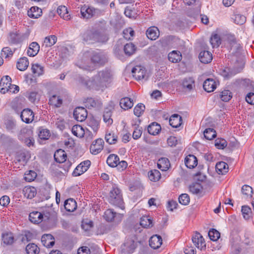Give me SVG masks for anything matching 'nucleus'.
I'll return each instance as SVG.
<instances>
[{
    "label": "nucleus",
    "mask_w": 254,
    "mask_h": 254,
    "mask_svg": "<svg viewBox=\"0 0 254 254\" xmlns=\"http://www.w3.org/2000/svg\"><path fill=\"white\" fill-rule=\"evenodd\" d=\"M83 40L88 44L105 43L109 39L108 33L105 24L98 25L88 30L82 35Z\"/></svg>",
    "instance_id": "obj_1"
},
{
    "label": "nucleus",
    "mask_w": 254,
    "mask_h": 254,
    "mask_svg": "<svg viewBox=\"0 0 254 254\" xmlns=\"http://www.w3.org/2000/svg\"><path fill=\"white\" fill-rule=\"evenodd\" d=\"M112 76L111 71L108 69H106L98 72V74L93 77V88L97 90H103L112 81Z\"/></svg>",
    "instance_id": "obj_2"
},
{
    "label": "nucleus",
    "mask_w": 254,
    "mask_h": 254,
    "mask_svg": "<svg viewBox=\"0 0 254 254\" xmlns=\"http://www.w3.org/2000/svg\"><path fill=\"white\" fill-rule=\"evenodd\" d=\"M110 203L123 209L124 201L121 190L116 187H113L110 190L109 197Z\"/></svg>",
    "instance_id": "obj_3"
},
{
    "label": "nucleus",
    "mask_w": 254,
    "mask_h": 254,
    "mask_svg": "<svg viewBox=\"0 0 254 254\" xmlns=\"http://www.w3.org/2000/svg\"><path fill=\"white\" fill-rule=\"evenodd\" d=\"M90 60L95 65L103 66L108 62V57L103 51H93L90 55Z\"/></svg>",
    "instance_id": "obj_4"
},
{
    "label": "nucleus",
    "mask_w": 254,
    "mask_h": 254,
    "mask_svg": "<svg viewBox=\"0 0 254 254\" xmlns=\"http://www.w3.org/2000/svg\"><path fill=\"white\" fill-rule=\"evenodd\" d=\"M238 65H235L233 68H226L223 71V75L226 78H229L237 73L241 72L243 69L244 64L243 59L241 58L237 60Z\"/></svg>",
    "instance_id": "obj_5"
},
{
    "label": "nucleus",
    "mask_w": 254,
    "mask_h": 254,
    "mask_svg": "<svg viewBox=\"0 0 254 254\" xmlns=\"http://www.w3.org/2000/svg\"><path fill=\"white\" fill-rule=\"evenodd\" d=\"M135 238H127L121 247V254H130L136 248L137 243L135 242Z\"/></svg>",
    "instance_id": "obj_6"
},
{
    "label": "nucleus",
    "mask_w": 254,
    "mask_h": 254,
    "mask_svg": "<svg viewBox=\"0 0 254 254\" xmlns=\"http://www.w3.org/2000/svg\"><path fill=\"white\" fill-rule=\"evenodd\" d=\"M11 79L10 76H3L0 81V92L5 94L7 91H11Z\"/></svg>",
    "instance_id": "obj_7"
},
{
    "label": "nucleus",
    "mask_w": 254,
    "mask_h": 254,
    "mask_svg": "<svg viewBox=\"0 0 254 254\" xmlns=\"http://www.w3.org/2000/svg\"><path fill=\"white\" fill-rule=\"evenodd\" d=\"M104 217L107 221L111 222L115 220L119 222L121 221L123 216L121 214H117L113 209H109L105 212Z\"/></svg>",
    "instance_id": "obj_8"
},
{
    "label": "nucleus",
    "mask_w": 254,
    "mask_h": 254,
    "mask_svg": "<svg viewBox=\"0 0 254 254\" xmlns=\"http://www.w3.org/2000/svg\"><path fill=\"white\" fill-rule=\"evenodd\" d=\"M87 116V112L85 108L82 107H76L73 111V117L78 122L85 120Z\"/></svg>",
    "instance_id": "obj_9"
},
{
    "label": "nucleus",
    "mask_w": 254,
    "mask_h": 254,
    "mask_svg": "<svg viewBox=\"0 0 254 254\" xmlns=\"http://www.w3.org/2000/svg\"><path fill=\"white\" fill-rule=\"evenodd\" d=\"M91 162L89 160H86L79 164L74 170L72 175L77 177L85 172L90 166Z\"/></svg>",
    "instance_id": "obj_10"
},
{
    "label": "nucleus",
    "mask_w": 254,
    "mask_h": 254,
    "mask_svg": "<svg viewBox=\"0 0 254 254\" xmlns=\"http://www.w3.org/2000/svg\"><path fill=\"white\" fill-rule=\"evenodd\" d=\"M133 76L136 80H141L142 79H147V77L145 78L146 70L145 68L140 66L136 65L133 67L131 70Z\"/></svg>",
    "instance_id": "obj_11"
},
{
    "label": "nucleus",
    "mask_w": 254,
    "mask_h": 254,
    "mask_svg": "<svg viewBox=\"0 0 254 254\" xmlns=\"http://www.w3.org/2000/svg\"><path fill=\"white\" fill-rule=\"evenodd\" d=\"M96 9L93 7L84 5L80 9V14L83 18L89 19L95 15Z\"/></svg>",
    "instance_id": "obj_12"
},
{
    "label": "nucleus",
    "mask_w": 254,
    "mask_h": 254,
    "mask_svg": "<svg viewBox=\"0 0 254 254\" xmlns=\"http://www.w3.org/2000/svg\"><path fill=\"white\" fill-rule=\"evenodd\" d=\"M104 143L103 140L101 138H98L93 141L90 147L91 153L97 154L100 153L103 148Z\"/></svg>",
    "instance_id": "obj_13"
},
{
    "label": "nucleus",
    "mask_w": 254,
    "mask_h": 254,
    "mask_svg": "<svg viewBox=\"0 0 254 254\" xmlns=\"http://www.w3.org/2000/svg\"><path fill=\"white\" fill-rule=\"evenodd\" d=\"M20 117L23 122L29 124L33 121L34 114L31 109H24L21 112Z\"/></svg>",
    "instance_id": "obj_14"
},
{
    "label": "nucleus",
    "mask_w": 254,
    "mask_h": 254,
    "mask_svg": "<svg viewBox=\"0 0 254 254\" xmlns=\"http://www.w3.org/2000/svg\"><path fill=\"white\" fill-rule=\"evenodd\" d=\"M192 241L195 247L198 249H201L203 247H205L204 240L198 232H196L192 237Z\"/></svg>",
    "instance_id": "obj_15"
},
{
    "label": "nucleus",
    "mask_w": 254,
    "mask_h": 254,
    "mask_svg": "<svg viewBox=\"0 0 254 254\" xmlns=\"http://www.w3.org/2000/svg\"><path fill=\"white\" fill-rule=\"evenodd\" d=\"M159 30L157 27L151 26L149 27L146 31V35L149 39L155 40L159 36Z\"/></svg>",
    "instance_id": "obj_16"
},
{
    "label": "nucleus",
    "mask_w": 254,
    "mask_h": 254,
    "mask_svg": "<svg viewBox=\"0 0 254 254\" xmlns=\"http://www.w3.org/2000/svg\"><path fill=\"white\" fill-rule=\"evenodd\" d=\"M150 246L154 249H157L160 247L162 244V239L161 236L159 235H153L149 240Z\"/></svg>",
    "instance_id": "obj_17"
},
{
    "label": "nucleus",
    "mask_w": 254,
    "mask_h": 254,
    "mask_svg": "<svg viewBox=\"0 0 254 254\" xmlns=\"http://www.w3.org/2000/svg\"><path fill=\"white\" fill-rule=\"evenodd\" d=\"M203 87L205 91L207 92H211L216 88V83L213 79L207 78L204 81Z\"/></svg>",
    "instance_id": "obj_18"
},
{
    "label": "nucleus",
    "mask_w": 254,
    "mask_h": 254,
    "mask_svg": "<svg viewBox=\"0 0 254 254\" xmlns=\"http://www.w3.org/2000/svg\"><path fill=\"white\" fill-rule=\"evenodd\" d=\"M4 126L7 131L12 133L16 128V121L12 117H8L4 119Z\"/></svg>",
    "instance_id": "obj_19"
},
{
    "label": "nucleus",
    "mask_w": 254,
    "mask_h": 254,
    "mask_svg": "<svg viewBox=\"0 0 254 254\" xmlns=\"http://www.w3.org/2000/svg\"><path fill=\"white\" fill-rule=\"evenodd\" d=\"M186 166L189 168H193L197 164V159L193 155H189L185 159Z\"/></svg>",
    "instance_id": "obj_20"
},
{
    "label": "nucleus",
    "mask_w": 254,
    "mask_h": 254,
    "mask_svg": "<svg viewBox=\"0 0 254 254\" xmlns=\"http://www.w3.org/2000/svg\"><path fill=\"white\" fill-rule=\"evenodd\" d=\"M200 61L203 64H208L212 60V54L208 51H201L199 55Z\"/></svg>",
    "instance_id": "obj_21"
},
{
    "label": "nucleus",
    "mask_w": 254,
    "mask_h": 254,
    "mask_svg": "<svg viewBox=\"0 0 254 254\" xmlns=\"http://www.w3.org/2000/svg\"><path fill=\"white\" fill-rule=\"evenodd\" d=\"M169 124L173 127H178L182 124V117L178 114L172 115L169 120Z\"/></svg>",
    "instance_id": "obj_22"
},
{
    "label": "nucleus",
    "mask_w": 254,
    "mask_h": 254,
    "mask_svg": "<svg viewBox=\"0 0 254 254\" xmlns=\"http://www.w3.org/2000/svg\"><path fill=\"white\" fill-rule=\"evenodd\" d=\"M43 214L38 211L31 212L29 215V220L35 224L39 223L42 221Z\"/></svg>",
    "instance_id": "obj_23"
},
{
    "label": "nucleus",
    "mask_w": 254,
    "mask_h": 254,
    "mask_svg": "<svg viewBox=\"0 0 254 254\" xmlns=\"http://www.w3.org/2000/svg\"><path fill=\"white\" fill-rule=\"evenodd\" d=\"M216 172L219 174L224 175L228 171V165L223 161L219 162L216 163L215 166Z\"/></svg>",
    "instance_id": "obj_24"
},
{
    "label": "nucleus",
    "mask_w": 254,
    "mask_h": 254,
    "mask_svg": "<svg viewBox=\"0 0 254 254\" xmlns=\"http://www.w3.org/2000/svg\"><path fill=\"white\" fill-rule=\"evenodd\" d=\"M66 154L62 149L57 150L54 154V159L57 162L63 163L66 160Z\"/></svg>",
    "instance_id": "obj_25"
},
{
    "label": "nucleus",
    "mask_w": 254,
    "mask_h": 254,
    "mask_svg": "<svg viewBox=\"0 0 254 254\" xmlns=\"http://www.w3.org/2000/svg\"><path fill=\"white\" fill-rule=\"evenodd\" d=\"M33 136L32 130L28 127H24L21 129L18 135L20 140L23 141L26 138L31 137Z\"/></svg>",
    "instance_id": "obj_26"
},
{
    "label": "nucleus",
    "mask_w": 254,
    "mask_h": 254,
    "mask_svg": "<svg viewBox=\"0 0 254 254\" xmlns=\"http://www.w3.org/2000/svg\"><path fill=\"white\" fill-rule=\"evenodd\" d=\"M161 129V126L157 123L153 122L148 127V132L153 135H157Z\"/></svg>",
    "instance_id": "obj_27"
},
{
    "label": "nucleus",
    "mask_w": 254,
    "mask_h": 254,
    "mask_svg": "<svg viewBox=\"0 0 254 254\" xmlns=\"http://www.w3.org/2000/svg\"><path fill=\"white\" fill-rule=\"evenodd\" d=\"M42 13V9L37 6L32 7L27 11L28 16L33 18H38L41 15Z\"/></svg>",
    "instance_id": "obj_28"
},
{
    "label": "nucleus",
    "mask_w": 254,
    "mask_h": 254,
    "mask_svg": "<svg viewBox=\"0 0 254 254\" xmlns=\"http://www.w3.org/2000/svg\"><path fill=\"white\" fill-rule=\"evenodd\" d=\"M157 166L159 169L163 171H165L170 166V161L167 158H161L158 160Z\"/></svg>",
    "instance_id": "obj_29"
},
{
    "label": "nucleus",
    "mask_w": 254,
    "mask_h": 254,
    "mask_svg": "<svg viewBox=\"0 0 254 254\" xmlns=\"http://www.w3.org/2000/svg\"><path fill=\"white\" fill-rule=\"evenodd\" d=\"M40 50V46L36 42H32L29 46L27 54L30 57H34L37 55Z\"/></svg>",
    "instance_id": "obj_30"
},
{
    "label": "nucleus",
    "mask_w": 254,
    "mask_h": 254,
    "mask_svg": "<svg viewBox=\"0 0 254 254\" xmlns=\"http://www.w3.org/2000/svg\"><path fill=\"white\" fill-rule=\"evenodd\" d=\"M57 13L64 20H68L70 19V15L68 13L67 9L65 6H59L57 9Z\"/></svg>",
    "instance_id": "obj_31"
},
{
    "label": "nucleus",
    "mask_w": 254,
    "mask_h": 254,
    "mask_svg": "<svg viewBox=\"0 0 254 254\" xmlns=\"http://www.w3.org/2000/svg\"><path fill=\"white\" fill-rule=\"evenodd\" d=\"M64 206L67 211L73 212L76 208V202L72 198L67 199L64 202Z\"/></svg>",
    "instance_id": "obj_32"
},
{
    "label": "nucleus",
    "mask_w": 254,
    "mask_h": 254,
    "mask_svg": "<svg viewBox=\"0 0 254 254\" xmlns=\"http://www.w3.org/2000/svg\"><path fill=\"white\" fill-rule=\"evenodd\" d=\"M23 191L24 196L29 199L33 198L37 193L36 189L33 187H25Z\"/></svg>",
    "instance_id": "obj_33"
},
{
    "label": "nucleus",
    "mask_w": 254,
    "mask_h": 254,
    "mask_svg": "<svg viewBox=\"0 0 254 254\" xmlns=\"http://www.w3.org/2000/svg\"><path fill=\"white\" fill-rule=\"evenodd\" d=\"M120 105L122 109L127 110L131 108L133 106V101L131 100L130 98L125 97L121 99Z\"/></svg>",
    "instance_id": "obj_34"
},
{
    "label": "nucleus",
    "mask_w": 254,
    "mask_h": 254,
    "mask_svg": "<svg viewBox=\"0 0 254 254\" xmlns=\"http://www.w3.org/2000/svg\"><path fill=\"white\" fill-rule=\"evenodd\" d=\"M22 41L21 35L18 33L12 32L9 34L8 42L11 44H17Z\"/></svg>",
    "instance_id": "obj_35"
},
{
    "label": "nucleus",
    "mask_w": 254,
    "mask_h": 254,
    "mask_svg": "<svg viewBox=\"0 0 254 254\" xmlns=\"http://www.w3.org/2000/svg\"><path fill=\"white\" fill-rule=\"evenodd\" d=\"M182 55L179 51H173L168 54V60L172 63H177L181 61Z\"/></svg>",
    "instance_id": "obj_36"
},
{
    "label": "nucleus",
    "mask_w": 254,
    "mask_h": 254,
    "mask_svg": "<svg viewBox=\"0 0 254 254\" xmlns=\"http://www.w3.org/2000/svg\"><path fill=\"white\" fill-rule=\"evenodd\" d=\"M29 65V62L27 58H21L17 63V68L21 71L27 69Z\"/></svg>",
    "instance_id": "obj_37"
},
{
    "label": "nucleus",
    "mask_w": 254,
    "mask_h": 254,
    "mask_svg": "<svg viewBox=\"0 0 254 254\" xmlns=\"http://www.w3.org/2000/svg\"><path fill=\"white\" fill-rule=\"evenodd\" d=\"M49 104L56 108H59L63 104V99L60 96L54 95L50 98Z\"/></svg>",
    "instance_id": "obj_38"
},
{
    "label": "nucleus",
    "mask_w": 254,
    "mask_h": 254,
    "mask_svg": "<svg viewBox=\"0 0 254 254\" xmlns=\"http://www.w3.org/2000/svg\"><path fill=\"white\" fill-rule=\"evenodd\" d=\"M182 85L184 88L190 91L195 87L194 80L191 77L186 78L183 81Z\"/></svg>",
    "instance_id": "obj_39"
},
{
    "label": "nucleus",
    "mask_w": 254,
    "mask_h": 254,
    "mask_svg": "<svg viewBox=\"0 0 254 254\" xmlns=\"http://www.w3.org/2000/svg\"><path fill=\"white\" fill-rule=\"evenodd\" d=\"M119 161V157L118 155L114 154H110L107 159V163L111 167H116Z\"/></svg>",
    "instance_id": "obj_40"
},
{
    "label": "nucleus",
    "mask_w": 254,
    "mask_h": 254,
    "mask_svg": "<svg viewBox=\"0 0 254 254\" xmlns=\"http://www.w3.org/2000/svg\"><path fill=\"white\" fill-rule=\"evenodd\" d=\"M112 116V110L110 108H106L104 110L103 114V120L108 125L112 124L113 121L111 118Z\"/></svg>",
    "instance_id": "obj_41"
},
{
    "label": "nucleus",
    "mask_w": 254,
    "mask_h": 254,
    "mask_svg": "<svg viewBox=\"0 0 254 254\" xmlns=\"http://www.w3.org/2000/svg\"><path fill=\"white\" fill-rule=\"evenodd\" d=\"M140 224L144 228L152 227L153 226L152 220L149 216H144L140 218Z\"/></svg>",
    "instance_id": "obj_42"
},
{
    "label": "nucleus",
    "mask_w": 254,
    "mask_h": 254,
    "mask_svg": "<svg viewBox=\"0 0 254 254\" xmlns=\"http://www.w3.org/2000/svg\"><path fill=\"white\" fill-rule=\"evenodd\" d=\"M57 38L55 35H51L45 38L42 47H50L54 45L57 42Z\"/></svg>",
    "instance_id": "obj_43"
},
{
    "label": "nucleus",
    "mask_w": 254,
    "mask_h": 254,
    "mask_svg": "<svg viewBox=\"0 0 254 254\" xmlns=\"http://www.w3.org/2000/svg\"><path fill=\"white\" fill-rule=\"evenodd\" d=\"M136 48L135 45L132 43L126 44L124 46V50L126 55L130 56L135 53Z\"/></svg>",
    "instance_id": "obj_44"
},
{
    "label": "nucleus",
    "mask_w": 254,
    "mask_h": 254,
    "mask_svg": "<svg viewBox=\"0 0 254 254\" xmlns=\"http://www.w3.org/2000/svg\"><path fill=\"white\" fill-rule=\"evenodd\" d=\"M148 176L150 181L156 182L160 179L161 174L158 170L154 169L148 172Z\"/></svg>",
    "instance_id": "obj_45"
},
{
    "label": "nucleus",
    "mask_w": 254,
    "mask_h": 254,
    "mask_svg": "<svg viewBox=\"0 0 254 254\" xmlns=\"http://www.w3.org/2000/svg\"><path fill=\"white\" fill-rule=\"evenodd\" d=\"M27 254H38L39 253V248L34 243L29 244L26 247Z\"/></svg>",
    "instance_id": "obj_46"
},
{
    "label": "nucleus",
    "mask_w": 254,
    "mask_h": 254,
    "mask_svg": "<svg viewBox=\"0 0 254 254\" xmlns=\"http://www.w3.org/2000/svg\"><path fill=\"white\" fill-rule=\"evenodd\" d=\"M105 140L109 144H114L118 140V136L115 133L111 132L108 133H106L105 135Z\"/></svg>",
    "instance_id": "obj_47"
},
{
    "label": "nucleus",
    "mask_w": 254,
    "mask_h": 254,
    "mask_svg": "<svg viewBox=\"0 0 254 254\" xmlns=\"http://www.w3.org/2000/svg\"><path fill=\"white\" fill-rule=\"evenodd\" d=\"M205 138L208 140H211L216 136V132L213 128H208L203 131Z\"/></svg>",
    "instance_id": "obj_48"
},
{
    "label": "nucleus",
    "mask_w": 254,
    "mask_h": 254,
    "mask_svg": "<svg viewBox=\"0 0 254 254\" xmlns=\"http://www.w3.org/2000/svg\"><path fill=\"white\" fill-rule=\"evenodd\" d=\"M241 211L245 219L249 220L252 217V212L251 208L249 206L247 205L243 206Z\"/></svg>",
    "instance_id": "obj_49"
},
{
    "label": "nucleus",
    "mask_w": 254,
    "mask_h": 254,
    "mask_svg": "<svg viewBox=\"0 0 254 254\" xmlns=\"http://www.w3.org/2000/svg\"><path fill=\"white\" fill-rule=\"evenodd\" d=\"M189 189L190 191L193 194H198L202 190V187L199 183H195L190 186Z\"/></svg>",
    "instance_id": "obj_50"
},
{
    "label": "nucleus",
    "mask_w": 254,
    "mask_h": 254,
    "mask_svg": "<svg viewBox=\"0 0 254 254\" xmlns=\"http://www.w3.org/2000/svg\"><path fill=\"white\" fill-rule=\"evenodd\" d=\"M242 192L247 197L249 196L252 197L253 193V190L251 187L245 185L242 188Z\"/></svg>",
    "instance_id": "obj_51"
},
{
    "label": "nucleus",
    "mask_w": 254,
    "mask_h": 254,
    "mask_svg": "<svg viewBox=\"0 0 254 254\" xmlns=\"http://www.w3.org/2000/svg\"><path fill=\"white\" fill-rule=\"evenodd\" d=\"M78 81L82 85H84L87 88H93L92 80L90 81L87 78H84L82 76H79L78 78Z\"/></svg>",
    "instance_id": "obj_52"
},
{
    "label": "nucleus",
    "mask_w": 254,
    "mask_h": 254,
    "mask_svg": "<svg viewBox=\"0 0 254 254\" xmlns=\"http://www.w3.org/2000/svg\"><path fill=\"white\" fill-rule=\"evenodd\" d=\"M208 235L210 239L213 241H217L220 237V233L214 229H212L209 230L208 233Z\"/></svg>",
    "instance_id": "obj_53"
},
{
    "label": "nucleus",
    "mask_w": 254,
    "mask_h": 254,
    "mask_svg": "<svg viewBox=\"0 0 254 254\" xmlns=\"http://www.w3.org/2000/svg\"><path fill=\"white\" fill-rule=\"evenodd\" d=\"M210 42L213 48L218 47L221 43L220 37L217 34H214L211 37Z\"/></svg>",
    "instance_id": "obj_54"
},
{
    "label": "nucleus",
    "mask_w": 254,
    "mask_h": 254,
    "mask_svg": "<svg viewBox=\"0 0 254 254\" xmlns=\"http://www.w3.org/2000/svg\"><path fill=\"white\" fill-rule=\"evenodd\" d=\"M134 126L135 127L132 133V137L134 139H138L141 136L142 133V127H139L138 125H136L135 124Z\"/></svg>",
    "instance_id": "obj_55"
},
{
    "label": "nucleus",
    "mask_w": 254,
    "mask_h": 254,
    "mask_svg": "<svg viewBox=\"0 0 254 254\" xmlns=\"http://www.w3.org/2000/svg\"><path fill=\"white\" fill-rule=\"evenodd\" d=\"M145 108V106L143 104H137L134 108V114L137 117H140L144 112Z\"/></svg>",
    "instance_id": "obj_56"
},
{
    "label": "nucleus",
    "mask_w": 254,
    "mask_h": 254,
    "mask_svg": "<svg viewBox=\"0 0 254 254\" xmlns=\"http://www.w3.org/2000/svg\"><path fill=\"white\" fill-rule=\"evenodd\" d=\"M2 241L3 243L6 245H11L14 242V237L11 234H3Z\"/></svg>",
    "instance_id": "obj_57"
},
{
    "label": "nucleus",
    "mask_w": 254,
    "mask_h": 254,
    "mask_svg": "<svg viewBox=\"0 0 254 254\" xmlns=\"http://www.w3.org/2000/svg\"><path fill=\"white\" fill-rule=\"evenodd\" d=\"M179 201L181 204L184 205H188L190 201L189 195L187 193L181 194L179 197Z\"/></svg>",
    "instance_id": "obj_58"
},
{
    "label": "nucleus",
    "mask_w": 254,
    "mask_h": 254,
    "mask_svg": "<svg viewBox=\"0 0 254 254\" xmlns=\"http://www.w3.org/2000/svg\"><path fill=\"white\" fill-rule=\"evenodd\" d=\"M32 70L33 73L38 76L41 75L43 73V67L39 64H34L32 65Z\"/></svg>",
    "instance_id": "obj_59"
},
{
    "label": "nucleus",
    "mask_w": 254,
    "mask_h": 254,
    "mask_svg": "<svg viewBox=\"0 0 254 254\" xmlns=\"http://www.w3.org/2000/svg\"><path fill=\"white\" fill-rule=\"evenodd\" d=\"M83 132V128L80 125H74L72 128V133L76 136H81Z\"/></svg>",
    "instance_id": "obj_60"
},
{
    "label": "nucleus",
    "mask_w": 254,
    "mask_h": 254,
    "mask_svg": "<svg viewBox=\"0 0 254 254\" xmlns=\"http://www.w3.org/2000/svg\"><path fill=\"white\" fill-rule=\"evenodd\" d=\"M232 97V93L229 90H224L221 92V99L224 102L229 101Z\"/></svg>",
    "instance_id": "obj_61"
},
{
    "label": "nucleus",
    "mask_w": 254,
    "mask_h": 254,
    "mask_svg": "<svg viewBox=\"0 0 254 254\" xmlns=\"http://www.w3.org/2000/svg\"><path fill=\"white\" fill-rule=\"evenodd\" d=\"M37 177V173L34 171H29L28 173L25 174L24 179L27 182L34 181Z\"/></svg>",
    "instance_id": "obj_62"
},
{
    "label": "nucleus",
    "mask_w": 254,
    "mask_h": 254,
    "mask_svg": "<svg viewBox=\"0 0 254 254\" xmlns=\"http://www.w3.org/2000/svg\"><path fill=\"white\" fill-rule=\"evenodd\" d=\"M88 125L94 132H96L99 128V123L97 120L94 119H91L89 121Z\"/></svg>",
    "instance_id": "obj_63"
},
{
    "label": "nucleus",
    "mask_w": 254,
    "mask_h": 254,
    "mask_svg": "<svg viewBox=\"0 0 254 254\" xmlns=\"http://www.w3.org/2000/svg\"><path fill=\"white\" fill-rule=\"evenodd\" d=\"M215 145L218 149H224L227 146V143L224 139H217L215 140Z\"/></svg>",
    "instance_id": "obj_64"
}]
</instances>
